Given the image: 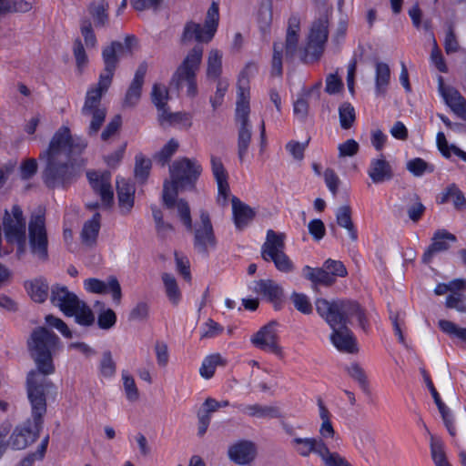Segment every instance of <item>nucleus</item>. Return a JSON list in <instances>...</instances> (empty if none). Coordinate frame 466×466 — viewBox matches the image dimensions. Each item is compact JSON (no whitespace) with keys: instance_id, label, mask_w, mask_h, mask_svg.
Instances as JSON below:
<instances>
[{"instance_id":"f257e3e1","label":"nucleus","mask_w":466,"mask_h":466,"mask_svg":"<svg viewBox=\"0 0 466 466\" xmlns=\"http://www.w3.org/2000/svg\"><path fill=\"white\" fill-rule=\"evenodd\" d=\"M87 143L74 137L69 127H59L52 137L48 147L39 155L45 162L42 178L49 188H66L80 174L75 156L81 154Z\"/></svg>"},{"instance_id":"f03ea898","label":"nucleus","mask_w":466,"mask_h":466,"mask_svg":"<svg viewBox=\"0 0 466 466\" xmlns=\"http://www.w3.org/2000/svg\"><path fill=\"white\" fill-rule=\"evenodd\" d=\"M316 309L331 328L330 340L336 349L345 353H357V340L348 324L356 319L361 329L367 330L368 321L360 306L353 300L319 299Z\"/></svg>"},{"instance_id":"7ed1b4c3","label":"nucleus","mask_w":466,"mask_h":466,"mask_svg":"<svg viewBox=\"0 0 466 466\" xmlns=\"http://www.w3.org/2000/svg\"><path fill=\"white\" fill-rule=\"evenodd\" d=\"M202 171L201 166L195 159L182 157L173 162L169 167L170 180L163 186V202L167 208H177L178 216L187 228L192 231L190 208L184 199L176 200L178 188L193 187Z\"/></svg>"},{"instance_id":"20e7f679","label":"nucleus","mask_w":466,"mask_h":466,"mask_svg":"<svg viewBox=\"0 0 466 466\" xmlns=\"http://www.w3.org/2000/svg\"><path fill=\"white\" fill-rule=\"evenodd\" d=\"M59 338L51 330L39 327L33 330L27 346L36 369L27 374L26 390H29V382L32 379L36 382V388L40 392L46 393L53 387V383L46 378L55 372L53 353L56 350Z\"/></svg>"},{"instance_id":"39448f33","label":"nucleus","mask_w":466,"mask_h":466,"mask_svg":"<svg viewBox=\"0 0 466 466\" xmlns=\"http://www.w3.org/2000/svg\"><path fill=\"white\" fill-rule=\"evenodd\" d=\"M26 392L31 405L32 420L16 426L10 435L8 443L16 451L25 450L36 441L43 427V417L46 412V394L38 390L35 380H30Z\"/></svg>"},{"instance_id":"423d86ee","label":"nucleus","mask_w":466,"mask_h":466,"mask_svg":"<svg viewBox=\"0 0 466 466\" xmlns=\"http://www.w3.org/2000/svg\"><path fill=\"white\" fill-rule=\"evenodd\" d=\"M203 51V46L200 45L189 50L170 79V90L179 92L186 88L187 95L191 97L198 94L197 72L201 65Z\"/></svg>"},{"instance_id":"0eeeda50","label":"nucleus","mask_w":466,"mask_h":466,"mask_svg":"<svg viewBox=\"0 0 466 466\" xmlns=\"http://www.w3.org/2000/svg\"><path fill=\"white\" fill-rule=\"evenodd\" d=\"M248 81L242 76L238 79V99L236 102L235 120L238 125V155L243 161L251 142V126L249 123V90Z\"/></svg>"},{"instance_id":"6e6552de","label":"nucleus","mask_w":466,"mask_h":466,"mask_svg":"<svg viewBox=\"0 0 466 466\" xmlns=\"http://www.w3.org/2000/svg\"><path fill=\"white\" fill-rule=\"evenodd\" d=\"M137 39L134 35H127L124 43L113 41L110 45L105 46L102 51L104 71L99 76V80L96 86L103 90H108L115 70L117 66L119 56L125 54H131Z\"/></svg>"},{"instance_id":"1a4fd4ad","label":"nucleus","mask_w":466,"mask_h":466,"mask_svg":"<svg viewBox=\"0 0 466 466\" xmlns=\"http://www.w3.org/2000/svg\"><path fill=\"white\" fill-rule=\"evenodd\" d=\"M300 31V21L298 16L289 19L285 43L275 42L273 44V56L271 75L280 76L282 75L283 52L287 60H292L297 53Z\"/></svg>"},{"instance_id":"9d476101","label":"nucleus","mask_w":466,"mask_h":466,"mask_svg":"<svg viewBox=\"0 0 466 466\" xmlns=\"http://www.w3.org/2000/svg\"><path fill=\"white\" fill-rule=\"evenodd\" d=\"M3 228L7 242L16 244V256L22 258L26 251V225L18 205H14L11 211L5 210Z\"/></svg>"},{"instance_id":"9b49d317","label":"nucleus","mask_w":466,"mask_h":466,"mask_svg":"<svg viewBox=\"0 0 466 466\" xmlns=\"http://www.w3.org/2000/svg\"><path fill=\"white\" fill-rule=\"evenodd\" d=\"M285 238L284 233L268 230L266 241L261 249V257L266 261H272L279 271L290 273L295 269V266L284 251Z\"/></svg>"},{"instance_id":"f8f14e48","label":"nucleus","mask_w":466,"mask_h":466,"mask_svg":"<svg viewBox=\"0 0 466 466\" xmlns=\"http://www.w3.org/2000/svg\"><path fill=\"white\" fill-rule=\"evenodd\" d=\"M218 20V5L213 2L207 12L204 25L193 21L186 23L180 39L181 43L186 45L193 40L198 43L209 42L217 31Z\"/></svg>"},{"instance_id":"ddd939ff","label":"nucleus","mask_w":466,"mask_h":466,"mask_svg":"<svg viewBox=\"0 0 466 466\" xmlns=\"http://www.w3.org/2000/svg\"><path fill=\"white\" fill-rule=\"evenodd\" d=\"M106 91L101 89L100 86H93L86 92L81 114L89 122L87 133L90 137L97 135L105 121L106 110L101 105V98Z\"/></svg>"},{"instance_id":"4468645a","label":"nucleus","mask_w":466,"mask_h":466,"mask_svg":"<svg viewBox=\"0 0 466 466\" xmlns=\"http://www.w3.org/2000/svg\"><path fill=\"white\" fill-rule=\"evenodd\" d=\"M329 35V17L327 14L316 19L310 27L308 42L304 47L302 61L306 64L318 61L325 49Z\"/></svg>"},{"instance_id":"2eb2a0df","label":"nucleus","mask_w":466,"mask_h":466,"mask_svg":"<svg viewBox=\"0 0 466 466\" xmlns=\"http://www.w3.org/2000/svg\"><path fill=\"white\" fill-rule=\"evenodd\" d=\"M28 242L32 254L41 261L48 259V238L45 212L42 208L33 213L28 223Z\"/></svg>"},{"instance_id":"dca6fc26","label":"nucleus","mask_w":466,"mask_h":466,"mask_svg":"<svg viewBox=\"0 0 466 466\" xmlns=\"http://www.w3.org/2000/svg\"><path fill=\"white\" fill-rule=\"evenodd\" d=\"M217 238L213 229V226L207 211H200V223L194 229V248L195 250L208 257L210 250L217 247Z\"/></svg>"},{"instance_id":"f3484780","label":"nucleus","mask_w":466,"mask_h":466,"mask_svg":"<svg viewBox=\"0 0 466 466\" xmlns=\"http://www.w3.org/2000/svg\"><path fill=\"white\" fill-rule=\"evenodd\" d=\"M278 323L270 321L251 337L252 344L264 351H268L277 356L282 355V349L279 345Z\"/></svg>"},{"instance_id":"a211bd4d","label":"nucleus","mask_w":466,"mask_h":466,"mask_svg":"<svg viewBox=\"0 0 466 466\" xmlns=\"http://www.w3.org/2000/svg\"><path fill=\"white\" fill-rule=\"evenodd\" d=\"M87 177L94 191L99 194L102 202L106 206H110L114 199L111 173L108 171H90L87 172Z\"/></svg>"},{"instance_id":"6ab92c4d","label":"nucleus","mask_w":466,"mask_h":466,"mask_svg":"<svg viewBox=\"0 0 466 466\" xmlns=\"http://www.w3.org/2000/svg\"><path fill=\"white\" fill-rule=\"evenodd\" d=\"M84 286L91 293L105 294L110 292L114 302L116 305L121 303L122 290L116 277H109L106 282L98 279H87L85 280Z\"/></svg>"},{"instance_id":"aec40b11","label":"nucleus","mask_w":466,"mask_h":466,"mask_svg":"<svg viewBox=\"0 0 466 466\" xmlns=\"http://www.w3.org/2000/svg\"><path fill=\"white\" fill-rule=\"evenodd\" d=\"M234 407L243 415L258 420H270L282 418L281 410L274 405H263L260 403L253 404H235Z\"/></svg>"},{"instance_id":"412c9836","label":"nucleus","mask_w":466,"mask_h":466,"mask_svg":"<svg viewBox=\"0 0 466 466\" xmlns=\"http://www.w3.org/2000/svg\"><path fill=\"white\" fill-rule=\"evenodd\" d=\"M51 302L58 307L66 316L74 313L73 309L79 304L78 297L65 286H54L51 289Z\"/></svg>"},{"instance_id":"4be33fe9","label":"nucleus","mask_w":466,"mask_h":466,"mask_svg":"<svg viewBox=\"0 0 466 466\" xmlns=\"http://www.w3.org/2000/svg\"><path fill=\"white\" fill-rule=\"evenodd\" d=\"M290 444L294 451L301 457L307 458L314 453L320 457L327 443L316 437H293Z\"/></svg>"},{"instance_id":"5701e85b","label":"nucleus","mask_w":466,"mask_h":466,"mask_svg":"<svg viewBox=\"0 0 466 466\" xmlns=\"http://www.w3.org/2000/svg\"><path fill=\"white\" fill-rule=\"evenodd\" d=\"M439 91L451 110L466 120V100L459 91L451 86H445L442 77L439 78Z\"/></svg>"},{"instance_id":"b1692460","label":"nucleus","mask_w":466,"mask_h":466,"mask_svg":"<svg viewBox=\"0 0 466 466\" xmlns=\"http://www.w3.org/2000/svg\"><path fill=\"white\" fill-rule=\"evenodd\" d=\"M456 237L445 229L437 230L432 238L431 244L428 247L422 256V262L429 264L435 254L446 251L450 248L449 242H455Z\"/></svg>"},{"instance_id":"393cba45","label":"nucleus","mask_w":466,"mask_h":466,"mask_svg":"<svg viewBox=\"0 0 466 466\" xmlns=\"http://www.w3.org/2000/svg\"><path fill=\"white\" fill-rule=\"evenodd\" d=\"M147 71V63H142L138 66L134 78L126 93L125 99L123 102V106L125 107H133L135 106L140 97L142 93V86L144 84V78Z\"/></svg>"},{"instance_id":"a878e982","label":"nucleus","mask_w":466,"mask_h":466,"mask_svg":"<svg viewBox=\"0 0 466 466\" xmlns=\"http://www.w3.org/2000/svg\"><path fill=\"white\" fill-rule=\"evenodd\" d=\"M256 454V446L250 441H239L228 449L229 459L239 465L251 462L255 459Z\"/></svg>"},{"instance_id":"bb28decb","label":"nucleus","mask_w":466,"mask_h":466,"mask_svg":"<svg viewBox=\"0 0 466 466\" xmlns=\"http://www.w3.org/2000/svg\"><path fill=\"white\" fill-rule=\"evenodd\" d=\"M368 175L375 184H380L392 179L394 173L389 161L383 156L371 159Z\"/></svg>"},{"instance_id":"cd10ccee","label":"nucleus","mask_w":466,"mask_h":466,"mask_svg":"<svg viewBox=\"0 0 466 466\" xmlns=\"http://www.w3.org/2000/svg\"><path fill=\"white\" fill-rule=\"evenodd\" d=\"M211 167L212 173L218 183V201H222V204H226L227 198L229 195V185L228 182V175L224 167V165L220 158L217 157H211Z\"/></svg>"},{"instance_id":"c85d7f7f","label":"nucleus","mask_w":466,"mask_h":466,"mask_svg":"<svg viewBox=\"0 0 466 466\" xmlns=\"http://www.w3.org/2000/svg\"><path fill=\"white\" fill-rule=\"evenodd\" d=\"M116 191L120 211L127 215L134 206L135 187L125 178L117 177Z\"/></svg>"},{"instance_id":"c756f323","label":"nucleus","mask_w":466,"mask_h":466,"mask_svg":"<svg viewBox=\"0 0 466 466\" xmlns=\"http://www.w3.org/2000/svg\"><path fill=\"white\" fill-rule=\"evenodd\" d=\"M317 404L319 407V416L321 422L318 431L319 436L316 438L321 440L323 442H326L328 440H334L337 436V433L331 421V413L321 399L318 400Z\"/></svg>"},{"instance_id":"7c9ffc66","label":"nucleus","mask_w":466,"mask_h":466,"mask_svg":"<svg viewBox=\"0 0 466 466\" xmlns=\"http://www.w3.org/2000/svg\"><path fill=\"white\" fill-rule=\"evenodd\" d=\"M254 291L265 297L275 305L283 298V289L272 279H260L255 282Z\"/></svg>"},{"instance_id":"2f4dec72","label":"nucleus","mask_w":466,"mask_h":466,"mask_svg":"<svg viewBox=\"0 0 466 466\" xmlns=\"http://www.w3.org/2000/svg\"><path fill=\"white\" fill-rule=\"evenodd\" d=\"M232 211L234 223L238 229L242 230L253 219L254 211L245 203L241 202L237 198H232Z\"/></svg>"},{"instance_id":"473e14b6","label":"nucleus","mask_w":466,"mask_h":466,"mask_svg":"<svg viewBox=\"0 0 466 466\" xmlns=\"http://www.w3.org/2000/svg\"><path fill=\"white\" fill-rule=\"evenodd\" d=\"M303 275L305 279L310 280L314 286L322 285L330 287L336 282L334 276H331L330 272L328 271L324 266L321 268L305 266L303 268Z\"/></svg>"},{"instance_id":"72a5a7b5","label":"nucleus","mask_w":466,"mask_h":466,"mask_svg":"<svg viewBox=\"0 0 466 466\" xmlns=\"http://www.w3.org/2000/svg\"><path fill=\"white\" fill-rule=\"evenodd\" d=\"M352 210L349 205L340 206L336 211V221L340 228L347 230L351 241L358 239L357 228L352 221Z\"/></svg>"},{"instance_id":"f704fd0d","label":"nucleus","mask_w":466,"mask_h":466,"mask_svg":"<svg viewBox=\"0 0 466 466\" xmlns=\"http://www.w3.org/2000/svg\"><path fill=\"white\" fill-rule=\"evenodd\" d=\"M25 287L35 302L43 303L48 297L49 285L44 278H36L26 281Z\"/></svg>"},{"instance_id":"c9c22d12","label":"nucleus","mask_w":466,"mask_h":466,"mask_svg":"<svg viewBox=\"0 0 466 466\" xmlns=\"http://www.w3.org/2000/svg\"><path fill=\"white\" fill-rule=\"evenodd\" d=\"M100 229V214L96 213L93 218L85 222L81 238L86 246H93L96 242V238Z\"/></svg>"},{"instance_id":"e433bc0d","label":"nucleus","mask_w":466,"mask_h":466,"mask_svg":"<svg viewBox=\"0 0 466 466\" xmlns=\"http://www.w3.org/2000/svg\"><path fill=\"white\" fill-rule=\"evenodd\" d=\"M390 81V69L388 64L375 63V89L379 96L385 95Z\"/></svg>"},{"instance_id":"4c0bfd02","label":"nucleus","mask_w":466,"mask_h":466,"mask_svg":"<svg viewBox=\"0 0 466 466\" xmlns=\"http://www.w3.org/2000/svg\"><path fill=\"white\" fill-rule=\"evenodd\" d=\"M272 0H262L258 11L257 20L260 32L267 35L272 23Z\"/></svg>"},{"instance_id":"58836bf2","label":"nucleus","mask_w":466,"mask_h":466,"mask_svg":"<svg viewBox=\"0 0 466 466\" xmlns=\"http://www.w3.org/2000/svg\"><path fill=\"white\" fill-rule=\"evenodd\" d=\"M108 4L101 0L88 6V13L94 20L96 27H105L108 24Z\"/></svg>"},{"instance_id":"ea45409f","label":"nucleus","mask_w":466,"mask_h":466,"mask_svg":"<svg viewBox=\"0 0 466 466\" xmlns=\"http://www.w3.org/2000/svg\"><path fill=\"white\" fill-rule=\"evenodd\" d=\"M431 456L435 466H452L448 461L443 442L433 435H431Z\"/></svg>"},{"instance_id":"a19ab883","label":"nucleus","mask_w":466,"mask_h":466,"mask_svg":"<svg viewBox=\"0 0 466 466\" xmlns=\"http://www.w3.org/2000/svg\"><path fill=\"white\" fill-rule=\"evenodd\" d=\"M207 76L209 79L218 80L222 73V54L217 50L212 49L208 53L207 60Z\"/></svg>"},{"instance_id":"79ce46f5","label":"nucleus","mask_w":466,"mask_h":466,"mask_svg":"<svg viewBox=\"0 0 466 466\" xmlns=\"http://www.w3.org/2000/svg\"><path fill=\"white\" fill-rule=\"evenodd\" d=\"M74 313L67 314V316H74L76 321L82 326H91L95 322V315L92 309L82 300L73 309Z\"/></svg>"},{"instance_id":"37998d69","label":"nucleus","mask_w":466,"mask_h":466,"mask_svg":"<svg viewBox=\"0 0 466 466\" xmlns=\"http://www.w3.org/2000/svg\"><path fill=\"white\" fill-rule=\"evenodd\" d=\"M162 281L168 300L172 304L177 305L181 298V292L175 277L169 273H163Z\"/></svg>"},{"instance_id":"c03bdc74","label":"nucleus","mask_w":466,"mask_h":466,"mask_svg":"<svg viewBox=\"0 0 466 466\" xmlns=\"http://www.w3.org/2000/svg\"><path fill=\"white\" fill-rule=\"evenodd\" d=\"M121 378L123 380V389L127 400L130 402H137L140 398V393L136 384L135 379L127 370L122 371Z\"/></svg>"},{"instance_id":"a18cd8bd","label":"nucleus","mask_w":466,"mask_h":466,"mask_svg":"<svg viewBox=\"0 0 466 466\" xmlns=\"http://www.w3.org/2000/svg\"><path fill=\"white\" fill-rule=\"evenodd\" d=\"M32 5L24 0H2L0 2V16L11 12H28Z\"/></svg>"},{"instance_id":"49530a36","label":"nucleus","mask_w":466,"mask_h":466,"mask_svg":"<svg viewBox=\"0 0 466 466\" xmlns=\"http://www.w3.org/2000/svg\"><path fill=\"white\" fill-rule=\"evenodd\" d=\"M225 361L219 354H212L205 358L200 367V375L205 379H210L216 370L217 366L224 365Z\"/></svg>"},{"instance_id":"de8ad7c7","label":"nucleus","mask_w":466,"mask_h":466,"mask_svg":"<svg viewBox=\"0 0 466 466\" xmlns=\"http://www.w3.org/2000/svg\"><path fill=\"white\" fill-rule=\"evenodd\" d=\"M152 101L154 105L157 106L158 114L162 113L163 110H166L167 103L168 100V90L167 88L161 84H155L152 89Z\"/></svg>"},{"instance_id":"09e8293b","label":"nucleus","mask_w":466,"mask_h":466,"mask_svg":"<svg viewBox=\"0 0 466 466\" xmlns=\"http://www.w3.org/2000/svg\"><path fill=\"white\" fill-rule=\"evenodd\" d=\"M80 32L87 48H95L97 44L96 36L93 30L92 23L88 17L80 20Z\"/></svg>"},{"instance_id":"8fccbe9b","label":"nucleus","mask_w":466,"mask_h":466,"mask_svg":"<svg viewBox=\"0 0 466 466\" xmlns=\"http://www.w3.org/2000/svg\"><path fill=\"white\" fill-rule=\"evenodd\" d=\"M409 199L412 202L407 208V214L413 222H418L425 212V206L421 203L420 197L416 194H410Z\"/></svg>"},{"instance_id":"3c124183","label":"nucleus","mask_w":466,"mask_h":466,"mask_svg":"<svg viewBox=\"0 0 466 466\" xmlns=\"http://www.w3.org/2000/svg\"><path fill=\"white\" fill-rule=\"evenodd\" d=\"M339 123L343 129H349L355 122V109L348 102L341 104L339 108Z\"/></svg>"},{"instance_id":"603ef678","label":"nucleus","mask_w":466,"mask_h":466,"mask_svg":"<svg viewBox=\"0 0 466 466\" xmlns=\"http://www.w3.org/2000/svg\"><path fill=\"white\" fill-rule=\"evenodd\" d=\"M99 371L101 376L104 378H112L116 371V364L113 360L112 354L110 351L103 352L100 363H99Z\"/></svg>"},{"instance_id":"864d4df0","label":"nucleus","mask_w":466,"mask_h":466,"mask_svg":"<svg viewBox=\"0 0 466 466\" xmlns=\"http://www.w3.org/2000/svg\"><path fill=\"white\" fill-rule=\"evenodd\" d=\"M406 167L415 177H421L426 172H433V167L420 157L408 161Z\"/></svg>"},{"instance_id":"5fc2aeb1","label":"nucleus","mask_w":466,"mask_h":466,"mask_svg":"<svg viewBox=\"0 0 466 466\" xmlns=\"http://www.w3.org/2000/svg\"><path fill=\"white\" fill-rule=\"evenodd\" d=\"M439 328L446 334L454 336L462 341H466V328H461L455 323L446 319L439 321Z\"/></svg>"},{"instance_id":"6e6d98bb","label":"nucleus","mask_w":466,"mask_h":466,"mask_svg":"<svg viewBox=\"0 0 466 466\" xmlns=\"http://www.w3.org/2000/svg\"><path fill=\"white\" fill-rule=\"evenodd\" d=\"M177 148L178 142L176 139L171 138L156 155L155 158L161 166H165L176 153Z\"/></svg>"},{"instance_id":"4d7b16f0","label":"nucleus","mask_w":466,"mask_h":466,"mask_svg":"<svg viewBox=\"0 0 466 466\" xmlns=\"http://www.w3.org/2000/svg\"><path fill=\"white\" fill-rule=\"evenodd\" d=\"M73 54L76 59V67L79 71L87 65L88 57L85 50L84 44L80 38H76L73 44Z\"/></svg>"},{"instance_id":"13d9d810","label":"nucleus","mask_w":466,"mask_h":466,"mask_svg":"<svg viewBox=\"0 0 466 466\" xmlns=\"http://www.w3.org/2000/svg\"><path fill=\"white\" fill-rule=\"evenodd\" d=\"M319 458L322 460L325 466H351L346 459L341 457L339 453L331 452L328 445Z\"/></svg>"},{"instance_id":"bf43d9fd","label":"nucleus","mask_w":466,"mask_h":466,"mask_svg":"<svg viewBox=\"0 0 466 466\" xmlns=\"http://www.w3.org/2000/svg\"><path fill=\"white\" fill-rule=\"evenodd\" d=\"M151 161L142 156L136 157L135 177L137 179L144 182L149 175Z\"/></svg>"},{"instance_id":"052dcab7","label":"nucleus","mask_w":466,"mask_h":466,"mask_svg":"<svg viewBox=\"0 0 466 466\" xmlns=\"http://www.w3.org/2000/svg\"><path fill=\"white\" fill-rule=\"evenodd\" d=\"M347 371L349 375L355 380L363 390L368 389V380L364 370L358 363H351Z\"/></svg>"},{"instance_id":"680f3d73","label":"nucleus","mask_w":466,"mask_h":466,"mask_svg":"<svg viewBox=\"0 0 466 466\" xmlns=\"http://www.w3.org/2000/svg\"><path fill=\"white\" fill-rule=\"evenodd\" d=\"M116 322V315L111 309H102L97 317V325L102 329H111Z\"/></svg>"},{"instance_id":"e2e57ef3","label":"nucleus","mask_w":466,"mask_h":466,"mask_svg":"<svg viewBox=\"0 0 466 466\" xmlns=\"http://www.w3.org/2000/svg\"><path fill=\"white\" fill-rule=\"evenodd\" d=\"M228 88V82L227 79H218L217 83V90L215 95L210 97V103L214 110L221 106L225 94Z\"/></svg>"},{"instance_id":"0e129e2a","label":"nucleus","mask_w":466,"mask_h":466,"mask_svg":"<svg viewBox=\"0 0 466 466\" xmlns=\"http://www.w3.org/2000/svg\"><path fill=\"white\" fill-rule=\"evenodd\" d=\"M339 157H351L358 154L360 150L359 143L354 139H348L338 146Z\"/></svg>"},{"instance_id":"69168bd1","label":"nucleus","mask_w":466,"mask_h":466,"mask_svg":"<svg viewBox=\"0 0 466 466\" xmlns=\"http://www.w3.org/2000/svg\"><path fill=\"white\" fill-rule=\"evenodd\" d=\"M324 268L330 272L331 276L344 278L347 276L348 271L344 264L339 260L329 258L323 263Z\"/></svg>"},{"instance_id":"338daca9","label":"nucleus","mask_w":466,"mask_h":466,"mask_svg":"<svg viewBox=\"0 0 466 466\" xmlns=\"http://www.w3.org/2000/svg\"><path fill=\"white\" fill-rule=\"evenodd\" d=\"M291 300L294 307L303 314H309L312 312V306L309 298L300 293H293L291 295Z\"/></svg>"},{"instance_id":"774afa93","label":"nucleus","mask_w":466,"mask_h":466,"mask_svg":"<svg viewBox=\"0 0 466 466\" xmlns=\"http://www.w3.org/2000/svg\"><path fill=\"white\" fill-rule=\"evenodd\" d=\"M446 307L449 309H455L459 312L465 313V297L461 293H455L448 296L446 299Z\"/></svg>"}]
</instances>
